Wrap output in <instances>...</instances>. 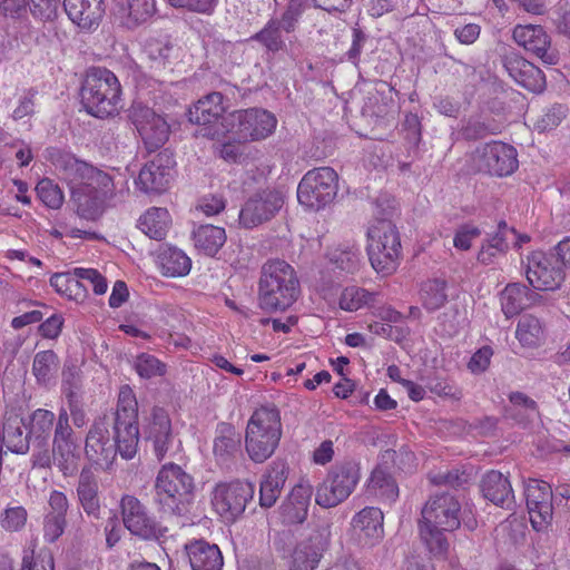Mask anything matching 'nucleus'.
<instances>
[{"label":"nucleus","instance_id":"f704fd0d","mask_svg":"<svg viewBox=\"0 0 570 570\" xmlns=\"http://www.w3.org/2000/svg\"><path fill=\"white\" fill-rule=\"evenodd\" d=\"M77 497L88 515L97 517L100 510L97 478L90 469H82L78 480Z\"/></svg>","mask_w":570,"mask_h":570},{"label":"nucleus","instance_id":"4c0bfd02","mask_svg":"<svg viewBox=\"0 0 570 570\" xmlns=\"http://www.w3.org/2000/svg\"><path fill=\"white\" fill-rule=\"evenodd\" d=\"M515 337L524 347H537L546 340L544 325L537 316L524 314L518 322Z\"/></svg>","mask_w":570,"mask_h":570},{"label":"nucleus","instance_id":"f257e3e1","mask_svg":"<svg viewBox=\"0 0 570 570\" xmlns=\"http://www.w3.org/2000/svg\"><path fill=\"white\" fill-rule=\"evenodd\" d=\"M139 441L138 402L132 389L122 385L112 417H97L85 441V454L94 464L109 469L119 453L130 460L137 453Z\"/></svg>","mask_w":570,"mask_h":570},{"label":"nucleus","instance_id":"412c9836","mask_svg":"<svg viewBox=\"0 0 570 570\" xmlns=\"http://www.w3.org/2000/svg\"><path fill=\"white\" fill-rule=\"evenodd\" d=\"M227 115L224 106V97L220 92H212L205 96L189 109V120L200 126L197 130V136L213 140H219L220 138H214L203 132L205 129L219 128L220 122Z\"/></svg>","mask_w":570,"mask_h":570},{"label":"nucleus","instance_id":"cd10ccee","mask_svg":"<svg viewBox=\"0 0 570 570\" xmlns=\"http://www.w3.org/2000/svg\"><path fill=\"white\" fill-rule=\"evenodd\" d=\"M288 474L284 461H274L262 478L259 487V504L262 508L273 507L279 498Z\"/></svg>","mask_w":570,"mask_h":570},{"label":"nucleus","instance_id":"69168bd1","mask_svg":"<svg viewBox=\"0 0 570 570\" xmlns=\"http://www.w3.org/2000/svg\"><path fill=\"white\" fill-rule=\"evenodd\" d=\"M67 521L52 515H45L43 519V539L52 543L57 541L63 533Z\"/></svg>","mask_w":570,"mask_h":570},{"label":"nucleus","instance_id":"1a4fd4ad","mask_svg":"<svg viewBox=\"0 0 570 570\" xmlns=\"http://www.w3.org/2000/svg\"><path fill=\"white\" fill-rule=\"evenodd\" d=\"M422 522L445 531L456 530L461 522L469 530H474L476 520L466 518V511H462L461 503L455 495L449 492L431 495L421 511Z\"/></svg>","mask_w":570,"mask_h":570},{"label":"nucleus","instance_id":"bf43d9fd","mask_svg":"<svg viewBox=\"0 0 570 570\" xmlns=\"http://www.w3.org/2000/svg\"><path fill=\"white\" fill-rule=\"evenodd\" d=\"M73 273L82 278L83 282L90 284L96 295H102L107 292V279L97 269L77 267L73 269Z\"/></svg>","mask_w":570,"mask_h":570},{"label":"nucleus","instance_id":"f3484780","mask_svg":"<svg viewBox=\"0 0 570 570\" xmlns=\"http://www.w3.org/2000/svg\"><path fill=\"white\" fill-rule=\"evenodd\" d=\"M129 117L148 149H157L167 141L169 126L151 108L136 102L130 108Z\"/></svg>","mask_w":570,"mask_h":570},{"label":"nucleus","instance_id":"a19ab883","mask_svg":"<svg viewBox=\"0 0 570 570\" xmlns=\"http://www.w3.org/2000/svg\"><path fill=\"white\" fill-rule=\"evenodd\" d=\"M29 435L22 421L14 419L4 425L2 441L11 452L23 454L29 450Z\"/></svg>","mask_w":570,"mask_h":570},{"label":"nucleus","instance_id":"72a5a7b5","mask_svg":"<svg viewBox=\"0 0 570 570\" xmlns=\"http://www.w3.org/2000/svg\"><path fill=\"white\" fill-rule=\"evenodd\" d=\"M137 226L149 238L161 240L171 227V216L165 207H150L139 217Z\"/></svg>","mask_w":570,"mask_h":570},{"label":"nucleus","instance_id":"20e7f679","mask_svg":"<svg viewBox=\"0 0 570 570\" xmlns=\"http://www.w3.org/2000/svg\"><path fill=\"white\" fill-rule=\"evenodd\" d=\"M81 104L97 118L114 116L121 108V86L116 75L106 68L88 70L81 86Z\"/></svg>","mask_w":570,"mask_h":570},{"label":"nucleus","instance_id":"58836bf2","mask_svg":"<svg viewBox=\"0 0 570 570\" xmlns=\"http://www.w3.org/2000/svg\"><path fill=\"white\" fill-rule=\"evenodd\" d=\"M56 167L61 177L71 185L73 191L80 188L91 166L71 155H62L58 158Z\"/></svg>","mask_w":570,"mask_h":570},{"label":"nucleus","instance_id":"0e129e2a","mask_svg":"<svg viewBox=\"0 0 570 570\" xmlns=\"http://www.w3.org/2000/svg\"><path fill=\"white\" fill-rule=\"evenodd\" d=\"M48 505L49 509L46 515L66 519V514L69 509V501L63 492L58 490L51 491L48 499Z\"/></svg>","mask_w":570,"mask_h":570},{"label":"nucleus","instance_id":"f03ea898","mask_svg":"<svg viewBox=\"0 0 570 570\" xmlns=\"http://www.w3.org/2000/svg\"><path fill=\"white\" fill-rule=\"evenodd\" d=\"M298 295L299 282L289 264L273 259L263 265L259 278V305L263 309H286Z\"/></svg>","mask_w":570,"mask_h":570},{"label":"nucleus","instance_id":"774afa93","mask_svg":"<svg viewBox=\"0 0 570 570\" xmlns=\"http://www.w3.org/2000/svg\"><path fill=\"white\" fill-rule=\"evenodd\" d=\"M481 235V230L471 225H465L456 230L453 245L456 249L468 250L472 246V240Z\"/></svg>","mask_w":570,"mask_h":570},{"label":"nucleus","instance_id":"5fc2aeb1","mask_svg":"<svg viewBox=\"0 0 570 570\" xmlns=\"http://www.w3.org/2000/svg\"><path fill=\"white\" fill-rule=\"evenodd\" d=\"M28 520V512L21 505L8 507L0 514V525L9 532L22 530Z\"/></svg>","mask_w":570,"mask_h":570},{"label":"nucleus","instance_id":"4d7b16f0","mask_svg":"<svg viewBox=\"0 0 570 570\" xmlns=\"http://www.w3.org/2000/svg\"><path fill=\"white\" fill-rule=\"evenodd\" d=\"M361 253L355 247L336 249L331 261L343 272L354 273L358 268Z\"/></svg>","mask_w":570,"mask_h":570},{"label":"nucleus","instance_id":"13d9d810","mask_svg":"<svg viewBox=\"0 0 570 570\" xmlns=\"http://www.w3.org/2000/svg\"><path fill=\"white\" fill-rule=\"evenodd\" d=\"M173 45L167 37L150 38L146 41L145 52L150 60L164 62L168 59Z\"/></svg>","mask_w":570,"mask_h":570},{"label":"nucleus","instance_id":"a211bd4d","mask_svg":"<svg viewBox=\"0 0 570 570\" xmlns=\"http://www.w3.org/2000/svg\"><path fill=\"white\" fill-rule=\"evenodd\" d=\"M124 525L131 534L145 540L158 539L163 528L149 515L147 508L134 495H124L120 501Z\"/></svg>","mask_w":570,"mask_h":570},{"label":"nucleus","instance_id":"393cba45","mask_svg":"<svg viewBox=\"0 0 570 570\" xmlns=\"http://www.w3.org/2000/svg\"><path fill=\"white\" fill-rule=\"evenodd\" d=\"M504 68L509 76L523 88L532 92H542L546 88L543 72L532 62L520 56L504 59Z\"/></svg>","mask_w":570,"mask_h":570},{"label":"nucleus","instance_id":"4468645a","mask_svg":"<svg viewBox=\"0 0 570 570\" xmlns=\"http://www.w3.org/2000/svg\"><path fill=\"white\" fill-rule=\"evenodd\" d=\"M144 434L153 445V451L158 461L171 458L179 450L180 441L173 430L168 412L159 406L151 409Z\"/></svg>","mask_w":570,"mask_h":570},{"label":"nucleus","instance_id":"a18cd8bd","mask_svg":"<svg viewBox=\"0 0 570 570\" xmlns=\"http://www.w3.org/2000/svg\"><path fill=\"white\" fill-rule=\"evenodd\" d=\"M512 405L513 416H521L520 423H528L539 417L538 405L534 400L522 392H512L509 395Z\"/></svg>","mask_w":570,"mask_h":570},{"label":"nucleus","instance_id":"79ce46f5","mask_svg":"<svg viewBox=\"0 0 570 570\" xmlns=\"http://www.w3.org/2000/svg\"><path fill=\"white\" fill-rule=\"evenodd\" d=\"M76 190L110 197L114 194V181L107 173L91 166L85 181Z\"/></svg>","mask_w":570,"mask_h":570},{"label":"nucleus","instance_id":"37998d69","mask_svg":"<svg viewBox=\"0 0 570 570\" xmlns=\"http://www.w3.org/2000/svg\"><path fill=\"white\" fill-rule=\"evenodd\" d=\"M446 283L441 279H431L421 288V302L429 312L441 308L448 301Z\"/></svg>","mask_w":570,"mask_h":570},{"label":"nucleus","instance_id":"09e8293b","mask_svg":"<svg viewBox=\"0 0 570 570\" xmlns=\"http://www.w3.org/2000/svg\"><path fill=\"white\" fill-rule=\"evenodd\" d=\"M419 529L422 540L432 554L442 556L446 552L449 544L443 534V529L422 521H420Z\"/></svg>","mask_w":570,"mask_h":570},{"label":"nucleus","instance_id":"aec40b11","mask_svg":"<svg viewBox=\"0 0 570 570\" xmlns=\"http://www.w3.org/2000/svg\"><path fill=\"white\" fill-rule=\"evenodd\" d=\"M525 500L532 528L538 532L547 531L553 515L550 484L544 481L530 480L525 488Z\"/></svg>","mask_w":570,"mask_h":570},{"label":"nucleus","instance_id":"6e6d98bb","mask_svg":"<svg viewBox=\"0 0 570 570\" xmlns=\"http://www.w3.org/2000/svg\"><path fill=\"white\" fill-rule=\"evenodd\" d=\"M55 419L56 416L53 412L49 410H36L31 415L29 434L35 435L36 438L43 436V439H46L52 430Z\"/></svg>","mask_w":570,"mask_h":570},{"label":"nucleus","instance_id":"de8ad7c7","mask_svg":"<svg viewBox=\"0 0 570 570\" xmlns=\"http://www.w3.org/2000/svg\"><path fill=\"white\" fill-rule=\"evenodd\" d=\"M58 368V356L51 350L35 355L32 372L39 383L46 384Z\"/></svg>","mask_w":570,"mask_h":570},{"label":"nucleus","instance_id":"7c9ffc66","mask_svg":"<svg viewBox=\"0 0 570 570\" xmlns=\"http://www.w3.org/2000/svg\"><path fill=\"white\" fill-rule=\"evenodd\" d=\"M483 497L502 508H510L514 502L513 490L510 481L499 471H489L481 480Z\"/></svg>","mask_w":570,"mask_h":570},{"label":"nucleus","instance_id":"e433bc0d","mask_svg":"<svg viewBox=\"0 0 570 570\" xmlns=\"http://www.w3.org/2000/svg\"><path fill=\"white\" fill-rule=\"evenodd\" d=\"M158 264L161 273L169 277L185 276L190 272L191 261L179 248L166 246L158 255Z\"/></svg>","mask_w":570,"mask_h":570},{"label":"nucleus","instance_id":"4be33fe9","mask_svg":"<svg viewBox=\"0 0 570 570\" xmlns=\"http://www.w3.org/2000/svg\"><path fill=\"white\" fill-rule=\"evenodd\" d=\"M512 36L520 47L540 58L544 63H557L558 55L551 48L550 37L541 26L519 24L513 29Z\"/></svg>","mask_w":570,"mask_h":570},{"label":"nucleus","instance_id":"8fccbe9b","mask_svg":"<svg viewBox=\"0 0 570 570\" xmlns=\"http://www.w3.org/2000/svg\"><path fill=\"white\" fill-rule=\"evenodd\" d=\"M524 289L518 284L508 285L501 294V307L504 315L510 318L524 307Z\"/></svg>","mask_w":570,"mask_h":570},{"label":"nucleus","instance_id":"49530a36","mask_svg":"<svg viewBox=\"0 0 570 570\" xmlns=\"http://www.w3.org/2000/svg\"><path fill=\"white\" fill-rule=\"evenodd\" d=\"M370 487L377 495L389 501H395L399 497V488L394 479L382 468H376L372 472Z\"/></svg>","mask_w":570,"mask_h":570},{"label":"nucleus","instance_id":"f8f14e48","mask_svg":"<svg viewBox=\"0 0 570 570\" xmlns=\"http://www.w3.org/2000/svg\"><path fill=\"white\" fill-rule=\"evenodd\" d=\"M35 466H56L63 476H73L79 469L80 453L73 435H53L51 452L47 449L32 454Z\"/></svg>","mask_w":570,"mask_h":570},{"label":"nucleus","instance_id":"2eb2a0df","mask_svg":"<svg viewBox=\"0 0 570 570\" xmlns=\"http://www.w3.org/2000/svg\"><path fill=\"white\" fill-rule=\"evenodd\" d=\"M254 491L253 483L247 481L219 483L213 490L212 505L223 519L234 521L245 511Z\"/></svg>","mask_w":570,"mask_h":570},{"label":"nucleus","instance_id":"680f3d73","mask_svg":"<svg viewBox=\"0 0 570 570\" xmlns=\"http://www.w3.org/2000/svg\"><path fill=\"white\" fill-rule=\"evenodd\" d=\"M497 128L492 127L490 124L480 119H471L468 124L462 128V135L468 140H476L484 138L490 134H497Z\"/></svg>","mask_w":570,"mask_h":570},{"label":"nucleus","instance_id":"39448f33","mask_svg":"<svg viewBox=\"0 0 570 570\" xmlns=\"http://www.w3.org/2000/svg\"><path fill=\"white\" fill-rule=\"evenodd\" d=\"M282 438L279 411L275 406L256 409L247 422L245 449L252 461L263 463L277 449Z\"/></svg>","mask_w":570,"mask_h":570},{"label":"nucleus","instance_id":"6ab92c4d","mask_svg":"<svg viewBox=\"0 0 570 570\" xmlns=\"http://www.w3.org/2000/svg\"><path fill=\"white\" fill-rule=\"evenodd\" d=\"M284 196L275 189H265L252 196L239 213V223L246 228L272 219L283 207Z\"/></svg>","mask_w":570,"mask_h":570},{"label":"nucleus","instance_id":"dca6fc26","mask_svg":"<svg viewBox=\"0 0 570 570\" xmlns=\"http://www.w3.org/2000/svg\"><path fill=\"white\" fill-rule=\"evenodd\" d=\"M175 160L167 151L157 154L140 169L136 187L147 195H159L167 190L174 177Z\"/></svg>","mask_w":570,"mask_h":570},{"label":"nucleus","instance_id":"473e14b6","mask_svg":"<svg viewBox=\"0 0 570 570\" xmlns=\"http://www.w3.org/2000/svg\"><path fill=\"white\" fill-rule=\"evenodd\" d=\"M116 14L128 28H135L156 13V0H115Z\"/></svg>","mask_w":570,"mask_h":570},{"label":"nucleus","instance_id":"3c124183","mask_svg":"<svg viewBox=\"0 0 570 570\" xmlns=\"http://www.w3.org/2000/svg\"><path fill=\"white\" fill-rule=\"evenodd\" d=\"M252 39L258 41L272 52H277L285 47L278 20H269L259 32L252 37Z\"/></svg>","mask_w":570,"mask_h":570},{"label":"nucleus","instance_id":"c9c22d12","mask_svg":"<svg viewBox=\"0 0 570 570\" xmlns=\"http://www.w3.org/2000/svg\"><path fill=\"white\" fill-rule=\"evenodd\" d=\"M195 247L207 256H215L226 242L223 227L200 225L193 232Z\"/></svg>","mask_w":570,"mask_h":570},{"label":"nucleus","instance_id":"c03bdc74","mask_svg":"<svg viewBox=\"0 0 570 570\" xmlns=\"http://www.w3.org/2000/svg\"><path fill=\"white\" fill-rule=\"evenodd\" d=\"M377 293L368 292L365 288L351 286L346 287L340 297V307L345 311H357L370 306L376 301Z\"/></svg>","mask_w":570,"mask_h":570},{"label":"nucleus","instance_id":"6e6552de","mask_svg":"<svg viewBox=\"0 0 570 570\" xmlns=\"http://www.w3.org/2000/svg\"><path fill=\"white\" fill-rule=\"evenodd\" d=\"M338 190V176L331 167L308 170L297 187V199L308 209L320 210L333 202Z\"/></svg>","mask_w":570,"mask_h":570},{"label":"nucleus","instance_id":"864d4df0","mask_svg":"<svg viewBox=\"0 0 570 570\" xmlns=\"http://www.w3.org/2000/svg\"><path fill=\"white\" fill-rule=\"evenodd\" d=\"M36 191L39 199L51 209H59L63 204V193L60 187L49 178L41 179Z\"/></svg>","mask_w":570,"mask_h":570},{"label":"nucleus","instance_id":"c85d7f7f","mask_svg":"<svg viewBox=\"0 0 570 570\" xmlns=\"http://www.w3.org/2000/svg\"><path fill=\"white\" fill-rule=\"evenodd\" d=\"M191 570H222L224 560L216 544L194 540L185 546Z\"/></svg>","mask_w":570,"mask_h":570},{"label":"nucleus","instance_id":"b1692460","mask_svg":"<svg viewBox=\"0 0 570 570\" xmlns=\"http://www.w3.org/2000/svg\"><path fill=\"white\" fill-rule=\"evenodd\" d=\"M63 8L69 19L86 31L97 29L105 14L102 0H63Z\"/></svg>","mask_w":570,"mask_h":570},{"label":"nucleus","instance_id":"338daca9","mask_svg":"<svg viewBox=\"0 0 570 570\" xmlns=\"http://www.w3.org/2000/svg\"><path fill=\"white\" fill-rule=\"evenodd\" d=\"M493 351L490 346H482L470 358L468 368L473 374H480L487 371L490 365Z\"/></svg>","mask_w":570,"mask_h":570},{"label":"nucleus","instance_id":"e2e57ef3","mask_svg":"<svg viewBox=\"0 0 570 570\" xmlns=\"http://www.w3.org/2000/svg\"><path fill=\"white\" fill-rule=\"evenodd\" d=\"M429 389L432 393L439 395V396H444V397H450L452 400H461L462 397V390L459 389L455 384H453L452 382L448 381V380H443V379H433L429 382Z\"/></svg>","mask_w":570,"mask_h":570},{"label":"nucleus","instance_id":"bb28decb","mask_svg":"<svg viewBox=\"0 0 570 570\" xmlns=\"http://www.w3.org/2000/svg\"><path fill=\"white\" fill-rule=\"evenodd\" d=\"M313 489L309 484L295 485L279 507V513L284 523H302L308 512Z\"/></svg>","mask_w":570,"mask_h":570},{"label":"nucleus","instance_id":"2f4dec72","mask_svg":"<svg viewBox=\"0 0 570 570\" xmlns=\"http://www.w3.org/2000/svg\"><path fill=\"white\" fill-rule=\"evenodd\" d=\"M383 512L379 508L366 507L353 518L352 525L360 539L373 544L383 537Z\"/></svg>","mask_w":570,"mask_h":570},{"label":"nucleus","instance_id":"9d476101","mask_svg":"<svg viewBox=\"0 0 570 570\" xmlns=\"http://www.w3.org/2000/svg\"><path fill=\"white\" fill-rule=\"evenodd\" d=\"M358 479L360 471L355 463L335 464L317 488L315 502L323 508L338 505L351 495Z\"/></svg>","mask_w":570,"mask_h":570},{"label":"nucleus","instance_id":"0eeeda50","mask_svg":"<svg viewBox=\"0 0 570 570\" xmlns=\"http://www.w3.org/2000/svg\"><path fill=\"white\" fill-rule=\"evenodd\" d=\"M193 478L179 465L167 463L156 478V500L165 513L183 515L188 511L193 499Z\"/></svg>","mask_w":570,"mask_h":570},{"label":"nucleus","instance_id":"ea45409f","mask_svg":"<svg viewBox=\"0 0 570 570\" xmlns=\"http://www.w3.org/2000/svg\"><path fill=\"white\" fill-rule=\"evenodd\" d=\"M72 197L77 204V214L85 219L96 220L104 210V205L108 196L87 191H72Z\"/></svg>","mask_w":570,"mask_h":570},{"label":"nucleus","instance_id":"ddd939ff","mask_svg":"<svg viewBox=\"0 0 570 570\" xmlns=\"http://www.w3.org/2000/svg\"><path fill=\"white\" fill-rule=\"evenodd\" d=\"M471 160L476 171L499 177L509 176L518 168L517 150L501 141L476 147Z\"/></svg>","mask_w":570,"mask_h":570},{"label":"nucleus","instance_id":"423d86ee","mask_svg":"<svg viewBox=\"0 0 570 570\" xmlns=\"http://www.w3.org/2000/svg\"><path fill=\"white\" fill-rule=\"evenodd\" d=\"M277 120L264 109L235 110L229 112L217 129H205L204 135L224 138L232 135L238 142L255 141L267 138L276 128Z\"/></svg>","mask_w":570,"mask_h":570},{"label":"nucleus","instance_id":"7ed1b4c3","mask_svg":"<svg viewBox=\"0 0 570 570\" xmlns=\"http://www.w3.org/2000/svg\"><path fill=\"white\" fill-rule=\"evenodd\" d=\"M393 206L384 217H376L367 229V255L374 271L383 276L393 274L400 264L402 246L399 230L391 217Z\"/></svg>","mask_w":570,"mask_h":570},{"label":"nucleus","instance_id":"9b49d317","mask_svg":"<svg viewBox=\"0 0 570 570\" xmlns=\"http://www.w3.org/2000/svg\"><path fill=\"white\" fill-rule=\"evenodd\" d=\"M331 544V524L318 520L308 535L299 541L288 560V570H315Z\"/></svg>","mask_w":570,"mask_h":570},{"label":"nucleus","instance_id":"5701e85b","mask_svg":"<svg viewBox=\"0 0 570 570\" xmlns=\"http://www.w3.org/2000/svg\"><path fill=\"white\" fill-rule=\"evenodd\" d=\"M525 276L529 284L538 291H552L561 282V272L552 266L551 259L540 250L527 256Z\"/></svg>","mask_w":570,"mask_h":570},{"label":"nucleus","instance_id":"052dcab7","mask_svg":"<svg viewBox=\"0 0 570 570\" xmlns=\"http://www.w3.org/2000/svg\"><path fill=\"white\" fill-rule=\"evenodd\" d=\"M60 0H30L32 14L41 20H53L58 16Z\"/></svg>","mask_w":570,"mask_h":570},{"label":"nucleus","instance_id":"603ef678","mask_svg":"<svg viewBox=\"0 0 570 570\" xmlns=\"http://www.w3.org/2000/svg\"><path fill=\"white\" fill-rule=\"evenodd\" d=\"M134 368L141 379L146 380L163 376L166 373V364L148 353H141L136 356Z\"/></svg>","mask_w":570,"mask_h":570},{"label":"nucleus","instance_id":"a878e982","mask_svg":"<svg viewBox=\"0 0 570 570\" xmlns=\"http://www.w3.org/2000/svg\"><path fill=\"white\" fill-rule=\"evenodd\" d=\"M514 234L515 229L508 226L507 222H499L497 232L488 234L483 239L476 256L478 262L482 265L498 263L508 253L510 235Z\"/></svg>","mask_w":570,"mask_h":570},{"label":"nucleus","instance_id":"c756f323","mask_svg":"<svg viewBox=\"0 0 570 570\" xmlns=\"http://www.w3.org/2000/svg\"><path fill=\"white\" fill-rule=\"evenodd\" d=\"M242 435L236 428L227 422L216 426L213 453L217 462L228 463L240 452Z\"/></svg>","mask_w":570,"mask_h":570}]
</instances>
